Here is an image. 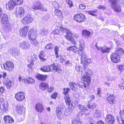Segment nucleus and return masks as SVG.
<instances>
[{
	"label": "nucleus",
	"instance_id": "nucleus-1",
	"mask_svg": "<svg viewBox=\"0 0 124 124\" xmlns=\"http://www.w3.org/2000/svg\"><path fill=\"white\" fill-rule=\"evenodd\" d=\"M120 54L121 55L124 54V51L121 48H116L115 52L112 53L110 55L112 62L115 63L119 62L120 61Z\"/></svg>",
	"mask_w": 124,
	"mask_h": 124
},
{
	"label": "nucleus",
	"instance_id": "nucleus-2",
	"mask_svg": "<svg viewBox=\"0 0 124 124\" xmlns=\"http://www.w3.org/2000/svg\"><path fill=\"white\" fill-rule=\"evenodd\" d=\"M85 46L84 42H80L79 49L78 53V55L81 56V63L83 65L84 64V63H85V62L86 59L85 53L83 52Z\"/></svg>",
	"mask_w": 124,
	"mask_h": 124
},
{
	"label": "nucleus",
	"instance_id": "nucleus-3",
	"mask_svg": "<svg viewBox=\"0 0 124 124\" xmlns=\"http://www.w3.org/2000/svg\"><path fill=\"white\" fill-rule=\"evenodd\" d=\"M31 8L34 10H40L42 11H46L47 9L42 5L39 1H36L31 6Z\"/></svg>",
	"mask_w": 124,
	"mask_h": 124
},
{
	"label": "nucleus",
	"instance_id": "nucleus-4",
	"mask_svg": "<svg viewBox=\"0 0 124 124\" xmlns=\"http://www.w3.org/2000/svg\"><path fill=\"white\" fill-rule=\"evenodd\" d=\"M85 16L84 14L80 13L76 14L74 17V19L76 22L81 23L85 20Z\"/></svg>",
	"mask_w": 124,
	"mask_h": 124
},
{
	"label": "nucleus",
	"instance_id": "nucleus-5",
	"mask_svg": "<svg viewBox=\"0 0 124 124\" xmlns=\"http://www.w3.org/2000/svg\"><path fill=\"white\" fill-rule=\"evenodd\" d=\"M66 35L65 36V38L71 43L74 44H77L75 40L72 37V33L70 30L67 29L65 32Z\"/></svg>",
	"mask_w": 124,
	"mask_h": 124
},
{
	"label": "nucleus",
	"instance_id": "nucleus-6",
	"mask_svg": "<svg viewBox=\"0 0 124 124\" xmlns=\"http://www.w3.org/2000/svg\"><path fill=\"white\" fill-rule=\"evenodd\" d=\"M33 20V16L30 14H28L22 19V22L24 24L31 23Z\"/></svg>",
	"mask_w": 124,
	"mask_h": 124
},
{
	"label": "nucleus",
	"instance_id": "nucleus-7",
	"mask_svg": "<svg viewBox=\"0 0 124 124\" xmlns=\"http://www.w3.org/2000/svg\"><path fill=\"white\" fill-rule=\"evenodd\" d=\"M105 121L108 124H113L114 123L115 119L113 115L108 114L106 115Z\"/></svg>",
	"mask_w": 124,
	"mask_h": 124
},
{
	"label": "nucleus",
	"instance_id": "nucleus-8",
	"mask_svg": "<svg viewBox=\"0 0 124 124\" xmlns=\"http://www.w3.org/2000/svg\"><path fill=\"white\" fill-rule=\"evenodd\" d=\"M4 69L8 71H11L13 69L14 65L13 63L10 62H7L3 64Z\"/></svg>",
	"mask_w": 124,
	"mask_h": 124
},
{
	"label": "nucleus",
	"instance_id": "nucleus-9",
	"mask_svg": "<svg viewBox=\"0 0 124 124\" xmlns=\"http://www.w3.org/2000/svg\"><path fill=\"white\" fill-rule=\"evenodd\" d=\"M15 97L17 101H21L25 99V94L23 92H18L15 94Z\"/></svg>",
	"mask_w": 124,
	"mask_h": 124
},
{
	"label": "nucleus",
	"instance_id": "nucleus-10",
	"mask_svg": "<svg viewBox=\"0 0 124 124\" xmlns=\"http://www.w3.org/2000/svg\"><path fill=\"white\" fill-rule=\"evenodd\" d=\"M16 111L19 115H23L25 114V109L23 106L18 105L16 106Z\"/></svg>",
	"mask_w": 124,
	"mask_h": 124
},
{
	"label": "nucleus",
	"instance_id": "nucleus-11",
	"mask_svg": "<svg viewBox=\"0 0 124 124\" xmlns=\"http://www.w3.org/2000/svg\"><path fill=\"white\" fill-rule=\"evenodd\" d=\"M29 30V27L26 26L21 29L19 31L20 34L22 37H25L27 35L28 31Z\"/></svg>",
	"mask_w": 124,
	"mask_h": 124
},
{
	"label": "nucleus",
	"instance_id": "nucleus-12",
	"mask_svg": "<svg viewBox=\"0 0 124 124\" xmlns=\"http://www.w3.org/2000/svg\"><path fill=\"white\" fill-rule=\"evenodd\" d=\"M28 37L29 39L31 40L36 39V32L32 30H30L28 33Z\"/></svg>",
	"mask_w": 124,
	"mask_h": 124
},
{
	"label": "nucleus",
	"instance_id": "nucleus-13",
	"mask_svg": "<svg viewBox=\"0 0 124 124\" xmlns=\"http://www.w3.org/2000/svg\"><path fill=\"white\" fill-rule=\"evenodd\" d=\"M82 80L84 83L86 84V85L89 86L91 83V79L90 77L86 75L83 76L81 78Z\"/></svg>",
	"mask_w": 124,
	"mask_h": 124
},
{
	"label": "nucleus",
	"instance_id": "nucleus-14",
	"mask_svg": "<svg viewBox=\"0 0 124 124\" xmlns=\"http://www.w3.org/2000/svg\"><path fill=\"white\" fill-rule=\"evenodd\" d=\"M20 46L21 48L23 49L27 50L30 47L29 44L26 41H23L20 43Z\"/></svg>",
	"mask_w": 124,
	"mask_h": 124
},
{
	"label": "nucleus",
	"instance_id": "nucleus-15",
	"mask_svg": "<svg viewBox=\"0 0 124 124\" xmlns=\"http://www.w3.org/2000/svg\"><path fill=\"white\" fill-rule=\"evenodd\" d=\"M95 45L97 49L100 50L102 53L109 52L111 49V48H109L106 46L98 47L97 46L96 44Z\"/></svg>",
	"mask_w": 124,
	"mask_h": 124
},
{
	"label": "nucleus",
	"instance_id": "nucleus-16",
	"mask_svg": "<svg viewBox=\"0 0 124 124\" xmlns=\"http://www.w3.org/2000/svg\"><path fill=\"white\" fill-rule=\"evenodd\" d=\"M1 23L3 24L8 23V15L5 14H2L1 16Z\"/></svg>",
	"mask_w": 124,
	"mask_h": 124
},
{
	"label": "nucleus",
	"instance_id": "nucleus-17",
	"mask_svg": "<svg viewBox=\"0 0 124 124\" xmlns=\"http://www.w3.org/2000/svg\"><path fill=\"white\" fill-rule=\"evenodd\" d=\"M35 109L38 112L42 113L44 110V107L41 103H38L36 104Z\"/></svg>",
	"mask_w": 124,
	"mask_h": 124
},
{
	"label": "nucleus",
	"instance_id": "nucleus-18",
	"mask_svg": "<svg viewBox=\"0 0 124 124\" xmlns=\"http://www.w3.org/2000/svg\"><path fill=\"white\" fill-rule=\"evenodd\" d=\"M16 13L19 14L20 17H22L24 14V10L23 7L17 8L16 9Z\"/></svg>",
	"mask_w": 124,
	"mask_h": 124
},
{
	"label": "nucleus",
	"instance_id": "nucleus-19",
	"mask_svg": "<svg viewBox=\"0 0 124 124\" xmlns=\"http://www.w3.org/2000/svg\"><path fill=\"white\" fill-rule=\"evenodd\" d=\"M15 5H16L13 0H10L7 4L6 7L7 9L10 10L13 9Z\"/></svg>",
	"mask_w": 124,
	"mask_h": 124
},
{
	"label": "nucleus",
	"instance_id": "nucleus-20",
	"mask_svg": "<svg viewBox=\"0 0 124 124\" xmlns=\"http://www.w3.org/2000/svg\"><path fill=\"white\" fill-rule=\"evenodd\" d=\"M107 100L110 104H113L116 101L115 98L113 94L108 96L107 98Z\"/></svg>",
	"mask_w": 124,
	"mask_h": 124
},
{
	"label": "nucleus",
	"instance_id": "nucleus-21",
	"mask_svg": "<svg viewBox=\"0 0 124 124\" xmlns=\"http://www.w3.org/2000/svg\"><path fill=\"white\" fill-rule=\"evenodd\" d=\"M36 77L39 80L42 81L46 80L47 76L46 75H44L38 73L36 74Z\"/></svg>",
	"mask_w": 124,
	"mask_h": 124
},
{
	"label": "nucleus",
	"instance_id": "nucleus-22",
	"mask_svg": "<svg viewBox=\"0 0 124 124\" xmlns=\"http://www.w3.org/2000/svg\"><path fill=\"white\" fill-rule=\"evenodd\" d=\"M74 107L70 105L68 108L66 109L65 110L64 114L65 115L67 116L69 115L73 110Z\"/></svg>",
	"mask_w": 124,
	"mask_h": 124
},
{
	"label": "nucleus",
	"instance_id": "nucleus-23",
	"mask_svg": "<svg viewBox=\"0 0 124 124\" xmlns=\"http://www.w3.org/2000/svg\"><path fill=\"white\" fill-rule=\"evenodd\" d=\"M4 121L6 123H11L14 122L13 119L9 116H6L4 117Z\"/></svg>",
	"mask_w": 124,
	"mask_h": 124
},
{
	"label": "nucleus",
	"instance_id": "nucleus-24",
	"mask_svg": "<svg viewBox=\"0 0 124 124\" xmlns=\"http://www.w3.org/2000/svg\"><path fill=\"white\" fill-rule=\"evenodd\" d=\"M56 113L58 118H61L63 117V114L62 113V109L60 107H58L56 108Z\"/></svg>",
	"mask_w": 124,
	"mask_h": 124
},
{
	"label": "nucleus",
	"instance_id": "nucleus-25",
	"mask_svg": "<svg viewBox=\"0 0 124 124\" xmlns=\"http://www.w3.org/2000/svg\"><path fill=\"white\" fill-rule=\"evenodd\" d=\"M64 98L65 102L67 105H68L69 106L70 105L73 107L72 104L71 103V101L69 95L64 96Z\"/></svg>",
	"mask_w": 124,
	"mask_h": 124
},
{
	"label": "nucleus",
	"instance_id": "nucleus-26",
	"mask_svg": "<svg viewBox=\"0 0 124 124\" xmlns=\"http://www.w3.org/2000/svg\"><path fill=\"white\" fill-rule=\"evenodd\" d=\"M51 68L50 66H43L40 69V70L44 72H49L50 71Z\"/></svg>",
	"mask_w": 124,
	"mask_h": 124
},
{
	"label": "nucleus",
	"instance_id": "nucleus-27",
	"mask_svg": "<svg viewBox=\"0 0 124 124\" xmlns=\"http://www.w3.org/2000/svg\"><path fill=\"white\" fill-rule=\"evenodd\" d=\"M69 85L72 90L76 91L78 88V85L76 83L72 82L69 83Z\"/></svg>",
	"mask_w": 124,
	"mask_h": 124
},
{
	"label": "nucleus",
	"instance_id": "nucleus-28",
	"mask_svg": "<svg viewBox=\"0 0 124 124\" xmlns=\"http://www.w3.org/2000/svg\"><path fill=\"white\" fill-rule=\"evenodd\" d=\"M51 68L50 71L54 72L57 71L58 72L59 70V67L57 65H55L54 64H52L50 66Z\"/></svg>",
	"mask_w": 124,
	"mask_h": 124
},
{
	"label": "nucleus",
	"instance_id": "nucleus-29",
	"mask_svg": "<svg viewBox=\"0 0 124 124\" xmlns=\"http://www.w3.org/2000/svg\"><path fill=\"white\" fill-rule=\"evenodd\" d=\"M48 85L46 83L44 82L41 83L39 86L40 89L42 90H44L48 88Z\"/></svg>",
	"mask_w": 124,
	"mask_h": 124
},
{
	"label": "nucleus",
	"instance_id": "nucleus-30",
	"mask_svg": "<svg viewBox=\"0 0 124 124\" xmlns=\"http://www.w3.org/2000/svg\"><path fill=\"white\" fill-rule=\"evenodd\" d=\"M91 33V32L88 31L83 30L82 32V36L85 38H88Z\"/></svg>",
	"mask_w": 124,
	"mask_h": 124
},
{
	"label": "nucleus",
	"instance_id": "nucleus-31",
	"mask_svg": "<svg viewBox=\"0 0 124 124\" xmlns=\"http://www.w3.org/2000/svg\"><path fill=\"white\" fill-rule=\"evenodd\" d=\"M4 82L7 88L10 89L11 85V82L10 80L8 79H5Z\"/></svg>",
	"mask_w": 124,
	"mask_h": 124
},
{
	"label": "nucleus",
	"instance_id": "nucleus-32",
	"mask_svg": "<svg viewBox=\"0 0 124 124\" xmlns=\"http://www.w3.org/2000/svg\"><path fill=\"white\" fill-rule=\"evenodd\" d=\"M78 48L75 46H71L67 48V50L68 51H71L73 52H76L77 51Z\"/></svg>",
	"mask_w": 124,
	"mask_h": 124
},
{
	"label": "nucleus",
	"instance_id": "nucleus-33",
	"mask_svg": "<svg viewBox=\"0 0 124 124\" xmlns=\"http://www.w3.org/2000/svg\"><path fill=\"white\" fill-rule=\"evenodd\" d=\"M55 14L59 18H61L62 17V13L61 11L57 9H55L54 11Z\"/></svg>",
	"mask_w": 124,
	"mask_h": 124
},
{
	"label": "nucleus",
	"instance_id": "nucleus-34",
	"mask_svg": "<svg viewBox=\"0 0 124 124\" xmlns=\"http://www.w3.org/2000/svg\"><path fill=\"white\" fill-rule=\"evenodd\" d=\"M101 116V113L100 111L98 109H96L94 111V116L95 118H98Z\"/></svg>",
	"mask_w": 124,
	"mask_h": 124
},
{
	"label": "nucleus",
	"instance_id": "nucleus-35",
	"mask_svg": "<svg viewBox=\"0 0 124 124\" xmlns=\"http://www.w3.org/2000/svg\"><path fill=\"white\" fill-rule=\"evenodd\" d=\"M87 106L88 108L93 109L96 108V104L94 102L92 103L91 104L88 103L87 105Z\"/></svg>",
	"mask_w": 124,
	"mask_h": 124
},
{
	"label": "nucleus",
	"instance_id": "nucleus-36",
	"mask_svg": "<svg viewBox=\"0 0 124 124\" xmlns=\"http://www.w3.org/2000/svg\"><path fill=\"white\" fill-rule=\"evenodd\" d=\"M44 56L45 54L44 53V52L43 51H41L39 55V58L40 59L42 60L43 61H45L46 59L44 58Z\"/></svg>",
	"mask_w": 124,
	"mask_h": 124
},
{
	"label": "nucleus",
	"instance_id": "nucleus-37",
	"mask_svg": "<svg viewBox=\"0 0 124 124\" xmlns=\"http://www.w3.org/2000/svg\"><path fill=\"white\" fill-rule=\"evenodd\" d=\"M10 52L12 54L16 56L18 55V51H17V49L15 48H11Z\"/></svg>",
	"mask_w": 124,
	"mask_h": 124
},
{
	"label": "nucleus",
	"instance_id": "nucleus-38",
	"mask_svg": "<svg viewBox=\"0 0 124 124\" xmlns=\"http://www.w3.org/2000/svg\"><path fill=\"white\" fill-rule=\"evenodd\" d=\"M123 117L119 116L116 117V119L117 121L120 124H124V120H123Z\"/></svg>",
	"mask_w": 124,
	"mask_h": 124
},
{
	"label": "nucleus",
	"instance_id": "nucleus-39",
	"mask_svg": "<svg viewBox=\"0 0 124 124\" xmlns=\"http://www.w3.org/2000/svg\"><path fill=\"white\" fill-rule=\"evenodd\" d=\"M78 108L81 110L80 111L82 112V114H84L85 111L86 109L84 106L82 105H79L78 106Z\"/></svg>",
	"mask_w": 124,
	"mask_h": 124
},
{
	"label": "nucleus",
	"instance_id": "nucleus-40",
	"mask_svg": "<svg viewBox=\"0 0 124 124\" xmlns=\"http://www.w3.org/2000/svg\"><path fill=\"white\" fill-rule=\"evenodd\" d=\"M112 7L114 10L116 12H119L121 11V9L120 7L117 6V4L115 5H112Z\"/></svg>",
	"mask_w": 124,
	"mask_h": 124
},
{
	"label": "nucleus",
	"instance_id": "nucleus-41",
	"mask_svg": "<svg viewBox=\"0 0 124 124\" xmlns=\"http://www.w3.org/2000/svg\"><path fill=\"white\" fill-rule=\"evenodd\" d=\"M40 33L42 35H46L48 33V31L47 29L43 28L41 30Z\"/></svg>",
	"mask_w": 124,
	"mask_h": 124
},
{
	"label": "nucleus",
	"instance_id": "nucleus-42",
	"mask_svg": "<svg viewBox=\"0 0 124 124\" xmlns=\"http://www.w3.org/2000/svg\"><path fill=\"white\" fill-rule=\"evenodd\" d=\"M16 5H20L23 4V0H12Z\"/></svg>",
	"mask_w": 124,
	"mask_h": 124
},
{
	"label": "nucleus",
	"instance_id": "nucleus-43",
	"mask_svg": "<svg viewBox=\"0 0 124 124\" xmlns=\"http://www.w3.org/2000/svg\"><path fill=\"white\" fill-rule=\"evenodd\" d=\"M0 109L4 112L6 111L7 110V106L4 103H3L2 105L0 106Z\"/></svg>",
	"mask_w": 124,
	"mask_h": 124
},
{
	"label": "nucleus",
	"instance_id": "nucleus-44",
	"mask_svg": "<svg viewBox=\"0 0 124 124\" xmlns=\"http://www.w3.org/2000/svg\"><path fill=\"white\" fill-rule=\"evenodd\" d=\"M57 60H59L62 63L63 61H64L62 57L60 55H58V54L56 55Z\"/></svg>",
	"mask_w": 124,
	"mask_h": 124
},
{
	"label": "nucleus",
	"instance_id": "nucleus-45",
	"mask_svg": "<svg viewBox=\"0 0 124 124\" xmlns=\"http://www.w3.org/2000/svg\"><path fill=\"white\" fill-rule=\"evenodd\" d=\"M5 25L8 31H10L12 29V27L11 25H10L8 22L6 24H3V26Z\"/></svg>",
	"mask_w": 124,
	"mask_h": 124
},
{
	"label": "nucleus",
	"instance_id": "nucleus-46",
	"mask_svg": "<svg viewBox=\"0 0 124 124\" xmlns=\"http://www.w3.org/2000/svg\"><path fill=\"white\" fill-rule=\"evenodd\" d=\"M36 56L34 54H31V56L29 57V58L31 60L32 62L36 60Z\"/></svg>",
	"mask_w": 124,
	"mask_h": 124
},
{
	"label": "nucleus",
	"instance_id": "nucleus-47",
	"mask_svg": "<svg viewBox=\"0 0 124 124\" xmlns=\"http://www.w3.org/2000/svg\"><path fill=\"white\" fill-rule=\"evenodd\" d=\"M54 46L53 44L50 43L48 44L46 46L45 48L47 49H51L53 48Z\"/></svg>",
	"mask_w": 124,
	"mask_h": 124
},
{
	"label": "nucleus",
	"instance_id": "nucleus-48",
	"mask_svg": "<svg viewBox=\"0 0 124 124\" xmlns=\"http://www.w3.org/2000/svg\"><path fill=\"white\" fill-rule=\"evenodd\" d=\"M85 73L86 75L90 77L92 74L91 71L89 69H86L85 70Z\"/></svg>",
	"mask_w": 124,
	"mask_h": 124
},
{
	"label": "nucleus",
	"instance_id": "nucleus-49",
	"mask_svg": "<svg viewBox=\"0 0 124 124\" xmlns=\"http://www.w3.org/2000/svg\"><path fill=\"white\" fill-rule=\"evenodd\" d=\"M70 89L68 88L63 89V94L64 95V96L69 95L68 93L70 91Z\"/></svg>",
	"mask_w": 124,
	"mask_h": 124
},
{
	"label": "nucleus",
	"instance_id": "nucleus-50",
	"mask_svg": "<svg viewBox=\"0 0 124 124\" xmlns=\"http://www.w3.org/2000/svg\"><path fill=\"white\" fill-rule=\"evenodd\" d=\"M27 83L28 84H32L34 81L31 78L29 77L28 78H26Z\"/></svg>",
	"mask_w": 124,
	"mask_h": 124
},
{
	"label": "nucleus",
	"instance_id": "nucleus-51",
	"mask_svg": "<svg viewBox=\"0 0 124 124\" xmlns=\"http://www.w3.org/2000/svg\"><path fill=\"white\" fill-rule=\"evenodd\" d=\"M72 124H82L81 123L79 120L75 119L72 121Z\"/></svg>",
	"mask_w": 124,
	"mask_h": 124
},
{
	"label": "nucleus",
	"instance_id": "nucleus-52",
	"mask_svg": "<svg viewBox=\"0 0 124 124\" xmlns=\"http://www.w3.org/2000/svg\"><path fill=\"white\" fill-rule=\"evenodd\" d=\"M86 84L83 83H81L78 85V86L80 88H85L86 87Z\"/></svg>",
	"mask_w": 124,
	"mask_h": 124
},
{
	"label": "nucleus",
	"instance_id": "nucleus-53",
	"mask_svg": "<svg viewBox=\"0 0 124 124\" xmlns=\"http://www.w3.org/2000/svg\"><path fill=\"white\" fill-rule=\"evenodd\" d=\"M52 4L53 6L55 8H59V4L56 1L53 2Z\"/></svg>",
	"mask_w": 124,
	"mask_h": 124
},
{
	"label": "nucleus",
	"instance_id": "nucleus-54",
	"mask_svg": "<svg viewBox=\"0 0 124 124\" xmlns=\"http://www.w3.org/2000/svg\"><path fill=\"white\" fill-rule=\"evenodd\" d=\"M66 1L69 5V8H71V7L73 6V3L71 0H66Z\"/></svg>",
	"mask_w": 124,
	"mask_h": 124
},
{
	"label": "nucleus",
	"instance_id": "nucleus-55",
	"mask_svg": "<svg viewBox=\"0 0 124 124\" xmlns=\"http://www.w3.org/2000/svg\"><path fill=\"white\" fill-rule=\"evenodd\" d=\"M60 32V31L59 29H56L53 31V33L54 35H56L59 34Z\"/></svg>",
	"mask_w": 124,
	"mask_h": 124
},
{
	"label": "nucleus",
	"instance_id": "nucleus-56",
	"mask_svg": "<svg viewBox=\"0 0 124 124\" xmlns=\"http://www.w3.org/2000/svg\"><path fill=\"white\" fill-rule=\"evenodd\" d=\"M31 40L32 41L31 43L34 46H36L38 45L39 44V42L35 40V39Z\"/></svg>",
	"mask_w": 124,
	"mask_h": 124
},
{
	"label": "nucleus",
	"instance_id": "nucleus-57",
	"mask_svg": "<svg viewBox=\"0 0 124 124\" xmlns=\"http://www.w3.org/2000/svg\"><path fill=\"white\" fill-rule=\"evenodd\" d=\"M119 0H109V2H111L112 5H115L117 4L118 1Z\"/></svg>",
	"mask_w": 124,
	"mask_h": 124
},
{
	"label": "nucleus",
	"instance_id": "nucleus-58",
	"mask_svg": "<svg viewBox=\"0 0 124 124\" xmlns=\"http://www.w3.org/2000/svg\"><path fill=\"white\" fill-rule=\"evenodd\" d=\"M118 68L119 70L122 72H123L124 70V67L123 65H119L118 67Z\"/></svg>",
	"mask_w": 124,
	"mask_h": 124
},
{
	"label": "nucleus",
	"instance_id": "nucleus-59",
	"mask_svg": "<svg viewBox=\"0 0 124 124\" xmlns=\"http://www.w3.org/2000/svg\"><path fill=\"white\" fill-rule=\"evenodd\" d=\"M111 83L109 81H105L104 83V85H105L107 86V87H109L110 86Z\"/></svg>",
	"mask_w": 124,
	"mask_h": 124
},
{
	"label": "nucleus",
	"instance_id": "nucleus-60",
	"mask_svg": "<svg viewBox=\"0 0 124 124\" xmlns=\"http://www.w3.org/2000/svg\"><path fill=\"white\" fill-rule=\"evenodd\" d=\"M59 47L57 46H55L54 48V52L55 55H57L58 54Z\"/></svg>",
	"mask_w": 124,
	"mask_h": 124
},
{
	"label": "nucleus",
	"instance_id": "nucleus-61",
	"mask_svg": "<svg viewBox=\"0 0 124 124\" xmlns=\"http://www.w3.org/2000/svg\"><path fill=\"white\" fill-rule=\"evenodd\" d=\"M92 61L91 60V59H86V61H85V63H84V64H85V63H91L92 62Z\"/></svg>",
	"mask_w": 124,
	"mask_h": 124
},
{
	"label": "nucleus",
	"instance_id": "nucleus-62",
	"mask_svg": "<svg viewBox=\"0 0 124 124\" xmlns=\"http://www.w3.org/2000/svg\"><path fill=\"white\" fill-rule=\"evenodd\" d=\"M94 96L93 95H91L89 96L88 98V99L89 100V101H91L94 99Z\"/></svg>",
	"mask_w": 124,
	"mask_h": 124
},
{
	"label": "nucleus",
	"instance_id": "nucleus-63",
	"mask_svg": "<svg viewBox=\"0 0 124 124\" xmlns=\"http://www.w3.org/2000/svg\"><path fill=\"white\" fill-rule=\"evenodd\" d=\"M57 93H55L51 95V97L53 99H55L57 96Z\"/></svg>",
	"mask_w": 124,
	"mask_h": 124
},
{
	"label": "nucleus",
	"instance_id": "nucleus-64",
	"mask_svg": "<svg viewBox=\"0 0 124 124\" xmlns=\"http://www.w3.org/2000/svg\"><path fill=\"white\" fill-rule=\"evenodd\" d=\"M119 87L121 89H124V83H121L119 85Z\"/></svg>",
	"mask_w": 124,
	"mask_h": 124
}]
</instances>
